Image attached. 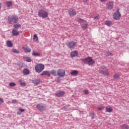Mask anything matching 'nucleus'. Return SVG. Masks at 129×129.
<instances>
[{
	"mask_svg": "<svg viewBox=\"0 0 129 129\" xmlns=\"http://www.w3.org/2000/svg\"><path fill=\"white\" fill-rule=\"evenodd\" d=\"M33 84H35V85H38L39 83H40V82L39 81H33Z\"/></svg>",
	"mask_w": 129,
	"mask_h": 129,
	"instance_id": "38",
	"label": "nucleus"
},
{
	"mask_svg": "<svg viewBox=\"0 0 129 129\" xmlns=\"http://www.w3.org/2000/svg\"><path fill=\"white\" fill-rule=\"evenodd\" d=\"M120 75H118V74H115L114 76V78L116 80H117L118 79H119V77H120Z\"/></svg>",
	"mask_w": 129,
	"mask_h": 129,
	"instance_id": "28",
	"label": "nucleus"
},
{
	"mask_svg": "<svg viewBox=\"0 0 129 129\" xmlns=\"http://www.w3.org/2000/svg\"><path fill=\"white\" fill-rule=\"evenodd\" d=\"M8 47H13V43L11 41H8L7 43Z\"/></svg>",
	"mask_w": 129,
	"mask_h": 129,
	"instance_id": "24",
	"label": "nucleus"
},
{
	"mask_svg": "<svg viewBox=\"0 0 129 129\" xmlns=\"http://www.w3.org/2000/svg\"><path fill=\"white\" fill-rule=\"evenodd\" d=\"M50 74L53 75V76H57V72L55 70L51 71Z\"/></svg>",
	"mask_w": 129,
	"mask_h": 129,
	"instance_id": "25",
	"label": "nucleus"
},
{
	"mask_svg": "<svg viewBox=\"0 0 129 129\" xmlns=\"http://www.w3.org/2000/svg\"><path fill=\"white\" fill-rule=\"evenodd\" d=\"M19 20V18L17 16H13L12 18H8V23L9 24H12V23H18Z\"/></svg>",
	"mask_w": 129,
	"mask_h": 129,
	"instance_id": "7",
	"label": "nucleus"
},
{
	"mask_svg": "<svg viewBox=\"0 0 129 129\" xmlns=\"http://www.w3.org/2000/svg\"><path fill=\"white\" fill-rule=\"evenodd\" d=\"M81 60L83 62V63H85V64H88L89 66H91V65H93V64L95 63L94 60L92 59V57L89 56L86 58H82Z\"/></svg>",
	"mask_w": 129,
	"mask_h": 129,
	"instance_id": "1",
	"label": "nucleus"
},
{
	"mask_svg": "<svg viewBox=\"0 0 129 129\" xmlns=\"http://www.w3.org/2000/svg\"><path fill=\"white\" fill-rule=\"evenodd\" d=\"M36 108L39 110V111H41V112H43L44 110H46V106H45V105L44 104H38L36 105Z\"/></svg>",
	"mask_w": 129,
	"mask_h": 129,
	"instance_id": "8",
	"label": "nucleus"
},
{
	"mask_svg": "<svg viewBox=\"0 0 129 129\" xmlns=\"http://www.w3.org/2000/svg\"><path fill=\"white\" fill-rule=\"evenodd\" d=\"M94 20H99V16H97L94 18Z\"/></svg>",
	"mask_w": 129,
	"mask_h": 129,
	"instance_id": "42",
	"label": "nucleus"
},
{
	"mask_svg": "<svg viewBox=\"0 0 129 129\" xmlns=\"http://www.w3.org/2000/svg\"><path fill=\"white\" fill-rule=\"evenodd\" d=\"M4 99L0 98V105L2 104V103H4Z\"/></svg>",
	"mask_w": 129,
	"mask_h": 129,
	"instance_id": "39",
	"label": "nucleus"
},
{
	"mask_svg": "<svg viewBox=\"0 0 129 129\" xmlns=\"http://www.w3.org/2000/svg\"><path fill=\"white\" fill-rule=\"evenodd\" d=\"M67 45L68 47H69V48H70V49H74V48H75V47H76V42H75L74 41H72L69 42Z\"/></svg>",
	"mask_w": 129,
	"mask_h": 129,
	"instance_id": "10",
	"label": "nucleus"
},
{
	"mask_svg": "<svg viewBox=\"0 0 129 129\" xmlns=\"http://www.w3.org/2000/svg\"><path fill=\"white\" fill-rule=\"evenodd\" d=\"M106 6L108 10H112V8H113V2H109L107 3Z\"/></svg>",
	"mask_w": 129,
	"mask_h": 129,
	"instance_id": "12",
	"label": "nucleus"
},
{
	"mask_svg": "<svg viewBox=\"0 0 129 129\" xmlns=\"http://www.w3.org/2000/svg\"><path fill=\"white\" fill-rule=\"evenodd\" d=\"M5 5L7 7L10 8V7H12L13 6V3H12V2H7L5 3Z\"/></svg>",
	"mask_w": 129,
	"mask_h": 129,
	"instance_id": "22",
	"label": "nucleus"
},
{
	"mask_svg": "<svg viewBox=\"0 0 129 129\" xmlns=\"http://www.w3.org/2000/svg\"><path fill=\"white\" fill-rule=\"evenodd\" d=\"M121 128L122 129H128V125H126V124H123L120 126Z\"/></svg>",
	"mask_w": 129,
	"mask_h": 129,
	"instance_id": "23",
	"label": "nucleus"
},
{
	"mask_svg": "<svg viewBox=\"0 0 129 129\" xmlns=\"http://www.w3.org/2000/svg\"><path fill=\"white\" fill-rule=\"evenodd\" d=\"M106 1L107 0H100V2H101L102 3H103L104 2H106Z\"/></svg>",
	"mask_w": 129,
	"mask_h": 129,
	"instance_id": "43",
	"label": "nucleus"
},
{
	"mask_svg": "<svg viewBox=\"0 0 129 129\" xmlns=\"http://www.w3.org/2000/svg\"><path fill=\"white\" fill-rule=\"evenodd\" d=\"M88 2V0H83L84 3H87Z\"/></svg>",
	"mask_w": 129,
	"mask_h": 129,
	"instance_id": "44",
	"label": "nucleus"
},
{
	"mask_svg": "<svg viewBox=\"0 0 129 129\" xmlns=\"http://www.w3.org/2000/svg\"><path fill=\"white\" fill-rule=\"evenodd\" d=\"M83 93H84V94H88L89 93V92L88 91V90H85L83 91Z\"/></svg>",
	"mask_w": 129,
	"mask_h": 129,
	"instance_id": "36",
	"label": "nucleus"
},
{
	"mask_svg": "<svg viewBox=\"0 0 129 129\" xmlns=\"http://www.w3.org/2000/svg\"><path fill=\"white\" fill-rule=\"evenodd\" d=\"M2 8V4L0 3V9Z\"/></svg>",
	"mask_w": 129,
	"mask_h": 129,
	"instance_id": "46",
	"label": "nucleus"
},
{
	"mask_svg": "<svg viewBox=\"0 0 129 129\" xmlns=\"http://www.w3.org/2000/svg\"><path fill=\"white\" fill-rule=\"evenodd\" d=\"M20 84L21 85V86H26V83L24 82H20Z\"/></svg>",
	"mask_w": 129,
	"mask_h": 129,
	"instance_id": "33",
	"label": "nucleus"
},
{
	"mask_svg": "<svg viewBox=\"0 0 129 129\" xmlns=\"http://www.w3.org/2000/svg\"><path fill=\"white\" fill-rule=\"evenodd\" d=\"M12 51L13 52V53H16V54H19L20 53V51L16 49H13L12 50Z\"/></svg>",
	"mask_w": 129,
	"mask_h": 129,
	"instance_id": "29",
	"label": "nucleus"
},
{
	"mask_svg": "<svg viewBox=\"0 0 129 129\" xmlns=\"http://www.w3.org/2000/svg\"><path fill=\"white\" fill-rule=\"evenodd\" d=\"M38 38L36 34H34L33 36V40H35L36 41H38Z\"/></svg>",
	"mask_w": 129,
	"mask_h": 129,
	"instance_id": "30",
	"label": "nucleus"
},
{
	"mask_svg": "<svg viewBox=\"0 0 129 129\" xmlns=\"http://www.w3.org/2000/svg\"><path fill=\"white\" fill-rule=\"evenodd\" d=\"M9 86H11V87H14V86H16V83L14 82L10 83Z\"/></svg>",
	"mask_w": 129,
	"mask_h": 129,
	"instance_id": "31",
	"label": "nucleus"
},
{
	"mask_svg": "<svg viewBox=\"0 0 129 129\" xmlns=\"http://www.w3.org/2000/svg\"><path fill=\"white\" fill-rule=\"evenodd\" d=\"M35 71L38 73H41L45 69V66L43 64L38 63L35 67Z\"/></svg>",
	"mask_w": 129,
	"mask_h": 129,
	"instance_id": "3",
	"label": "nucleus"
},
{
	"mask_svg": "<svg viewBox=\"0 0 129 129\" xmlns=\"http://www.w3.org/2000/svg\"><path fill=\"white\" fill-rule=\"evenodd\" d=\"M17 114L20 115V114H22V113L21 112H17Z\"/></svg>",
	"mask_w": 129,
	"mask_h": 129,
	"instance_id": "45",
	"label": "nucleus"
},
{
	"mask_svg": "<svg viewBox=\"0 0 129 129\" xmlns=\"http://www.w3.org/2000/svg\"><path fill=\"white\" fill-rule=\"evenodd\" d=\"M19 111H20V112H24L25 111V109H22V108H19Z\"/></svg>",
	"mask_w": 129,
	"mask_h": 129,
	"instance_id": "40",
	"label": "nucleus"
},
{
	"mask_svg": "<svg viewBox=\"0 0 129 129\" xmlns=\"http://www.w3.org/2000/svg\"><path fill=\"white\" fill-rule=\"evenodd\" d=\"M32 54L33 56H40V53L38 52H34Z\"/></svg>",
	"mask_w": 129,
	"mask_h": 129,
	"instance_id": "35",
	"label": "nucleus"
},
{
	"mask_svg": "<svg viewBox=\"0 0 129 129\" xmlns=\"http://www.w3.org/2000/svg\"><path fill=\"white\" fill-rule=\"evenodd\" d=\"M13 36H19L20 35V33L19 31H18V30L14 29L12 30V33Z\"/></svg>",
	"mask_w": 129,
	"mask_h": 129,
	"instance_id": "14",
	"label": "nucleus"
},
{
	"mask_svg": "<svg viewBox=\"0 0 129 129\" xmlns=\"http://www.w3.org/2000/svg\"><path fill=\"white\" fill-rule=\"evenodd\" d=\"M41 76H43L44 75H46L47 76H51V74L48 71H44L41 74Z\"/></svg>",
	"mask_w": 129,
	"mask_h": 129,
	"instance_id": "16",
	"label": "nucleus"
},
{
	"mask_svg": "<svg viewBox=\"0 0 129 129\" xmlns=\"http://www.w3.org/2000/svg\"><path fill=\"white\" fill-rule=\"evenodd\" d=\"M104 24L105 25H106V26H108V27H109L110 26H111V25H112V22L106 21H105Z\"/></svg>",
	"mask_w": 129,
	"mask_h": 129,
	"instance_id": "21",
	"label": "nucleus"
},
{
	"mask_svg": "<svg viewBox=\"0 0 129 129\" xmlns=\"http://www.w3.org/2000/svg\"><path fill=\"white\" fill-rule=\"evenodd\" d=\"M104 109V106L101 105L98 107V110H103Z\"/></svg>",
	"mask_w": 129,
	"mask_h": 129,
	"instance_id": "27",
	"label": "nucleus"
},
{
	"mask_svg": "<svg viewBox=\"0 0 129 129\" xmlns=\"http://www.w3.org/2000/svg\"><path fill=\"white\" fill-rule=\"evenodd\" d=\"M22 49H24L25 52L26 53H30L31 52V48L29 46L25 47V46H22Z\"/></svg>",
	"mask_w": 129,
	"mask_h": 129,
	"instance_id": "15",
	"label": "nucleus"
},
{
	"mask_svg": "<svg viewBox=\"0 0 129 129\" xmlns=\"http://www.w3.org/2000/svg\"><path fill=\"white\" fill-rule=\"evenodd\" d=\"M38 16L40 18H42V19H46L49 16V14L47 11L41 9L38 12Z\"/></svg>",
	"mask_w": 129,
	"mask_h": 129,
	"instance_id": "2",
	"label": "nucleus"
},
{
	"mask_svg": "<svg viewBox=\"0 0 129 129\" xmlns=\"http://www.w3.org/2000/svg\"><path fill=\"white\" fill-rule=\"evenodd\" d=\"M57 75L59 77H64L65 76V70L59 69L57 71Z\"/></svg>",
	"mask_w": 129,
	"mask_h": 129,
	"instance_id": "9",
	"label": "nucleus"
},
{
	"mask_svg": "<svg viewBox=\"0 0 129 129\" xmlns=\"http://www.w3.org/2000/svg\"><path fill=\"white\" fill-rule=\"evenodd\" d=\"M23 72L24 75H28L30 74V71L28 69H24Z\"/></svg>",
	"mask_w": 129,
	"mask_h": 129,
	"instance_id": "18",
	"label": "nucleus"
},
{
	"mask_svg": "<svg viewBox=\"0 0 129 129\" xmlns=\"http://www.w3.org/2000/svg\"><path fill=\"white\" fill-rule=\"evenodd\" d=\"M18 103V100H13L12 101V103L16 104V103Z\"/></svg>",
	"mask_w": 129,
	"mask_h": 129,
	"instance_id": "41",
	"label": "nucleus"
},
{
	"mask_svg": "<svg viewBox=\"0 0 129 129\" xmlns=\"http://www.w3.org/2000/svg\"><path fill=\"white\" fill-rule=\"evenodd\" d=\"M78 22L82 24L81 27L83 30H86L88 27V23L83 19L81 18L78 19Z\"/></svg>",
	"mask_w": 129,
	"mask_h": 129,
	"instance_id": "4",
	"label": "nucleus"
},
{
	"mask_svg": "<svg viewBox=\"0 0 129 129\" xmlns=\"http://www.w3.org/2000/svg\"><path fill=\"white\" fill-rule=\"evenodd\" d=\"M120 17H121L120 13H119V10L117 9V11L113 14V18L114 20L118 21L120 19Z\"/></svg>",
	"mask_w": 129,
	"mask_h": 129,
	"instance_id": "6",
	"label": "nucleus"
},
{
	"mask_svg": "<svg viewBox=\"0 0 129 129\" xmlns=\"http://www.w3.org/2000/svg\"><path fill=\"white\" fill-rule=\"evenodd\" d=\"M69 14L71 17L76 16V11L73 9H71L69 11Z\"/></svg>",
	"mask_w": 129,
	"mask_h": 129,
	"instance_id": "11",
	"label": "nucleus"
},
{
	"mask_svg": "<svg viewBox=\"0 0 129 129\" xmlns=\"http://www.w3.org/2000/svg\"><path fill=\"white\" fill-rule=\"evenodd\" d=\"M26 61L27 62H32V60H31L30 57H26Z\"/></svg>",
	"mask_w": 129,
	"mask_h": 129,
	"instance_id": "34",
	"label": "nucleus"
},
{
	"mask_svg": "<svg viewBox=\"0 0 129 129\" xmlns=\"http://www.w3.org/2000/svg\"><path fill=\"white\" fill-rule=\"evenodd\" d=\"M78 73H79L78 71H73L71 72V75H72V76H77V75H78Z\"/></svg>",
	"mask_w": 129,
	"mask_h": 129,
	"instance_id": "17",
	"label": "nucleus"
},
{
	"mask_svg": "<svg viewBox=\"0 0 129 129\" xmlns=\"http://www.w3.org/2000/svg\"><path fill=\"white\" fill-rule=\"evenodd\" d=\"M106 55L107 56H113V54L111 53L109 51H107L106 52Z\"/></svg>",
	"mask_w": 129,
	"mask_h": 129,
	"instance_id": "32",
	"label": "nucleus"
},
{
	"mask_svg": "<svg viewBox=\"0 0 129 129\" xmlns=\"http://www.w3.org/2000/svg\"><path fill=\"white\" fill-rule=\"evenodd\" d=\"M71 55L72 57H76V56L78 55V52L76 51H73L71 52Z\"/></svg>",
	"mask_w": 129,
	"mask_h": 129,
	"instance_id": "19",
	"label": "nucleus"
},
{
	"mask_svg": "<svg viewBox=\"0 0 129 129\" xmlns=\"http://www.w3.org/2000/svg\"><path fill=\"white\" fill-rule=\"evenodd\" d=\"M90 115L92 117V119H93L94 118V116H95V113H91Z\"/></svg>",
	"mask_w": 129,
	"mask_h": 129,
	"instance_id": "37",
	"label": "nucleus"
},
{
	"mask_svg": "<svg viewBox=\"0 0 129 129\" xmlns=\"http://www.w3.org/2000/svg\"><path fill=\"white\" fill-rule=\"evenodd\" d=\"M106 110L107 112L110 113L112 112L113 109H112V108H111V107L107 106L106 107Z\"/></svg>",
	"mask_w": 129,
	"mask_h": 129,
	"instance_id": "20",
	"label": "nucleus"
},
{
	"mask_svg": "<svg viewBox=\"0 0 129 129\" xmlns=\"http://www.w3.org/2000/svg\"><path fill=\"white\" fill-rule=\"evenodd\" d=\"M65 94V92L62 91H59L58 92H56L55 93L56 96H57L58 97H61L63 96Z\"/></svg>",
	"mask_w": 129,
	"mask_h": 129,
	"instance_id": "13",
	"label": "nucleus"
},
{
	"mask_svg": "<svg viewBox=\"0 0 129 129\" xmlns=\"http://www.w3.org/2000/svg\"><path fill=\"white\" fill-rule=\"evenodd\" d=\"M100 73H101V74H102L104 76H108V75H109V73H108V70H107V69L105 67H102L101 68L100 70Z\"/></svg>",
	"mask_w": 129,
	"mask_h": 129,
	"instance_id": "5",
	"label": "nucleus"
},
{
	"mask_svg": "<svg viewBox=\"0 0 129 129\" xmlns=\"http://www.w3.org/2000/svg\"><path fill=\"white\" fill-rule=\"evenodd\" d=\"M15 29H19V28H22V26L20 24H16L14 25Z\"/></svg>",
	"mask_w": 129,
	"mask_h": 129,
	"instance_id": "26",
	"label": "nucleus"
}]
</instances>
